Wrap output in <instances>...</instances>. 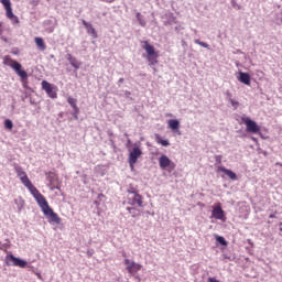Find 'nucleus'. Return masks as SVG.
Here are the masks:
<instances>
[{
	"mask_svg": "<svg viewBox=\"0 0 282 282\" xmlns=\"http://www.w3.org/2000/svg\"><path fill=\"white\" fill-rule=\"evenodd\" d=\"M135 18H137V21L139 22V25H141V28H147V20L144 19V15H142V13L137 12Z\"/></svg>",
	"mask_w": 282,
	"mask_h": 282,
	"instance_id": "aec40b11",
	"label": "nucleus"
},
{
	"mask_svg": "<svg viewBox=\"0 0 282 282\" xmlns=\"http://www.w3.org/2000/svg\"><path fill=\"white\" fill-rule=\"evenodd\" d=\"M208 282H219V280L215 279V278H209Z\"/></svg>",
	"mask_w": 282,
	"mask_h": 282,
	"instance_id": "a19ab883",
	"label": "nucleus"
},
{
	"mask_svg": "<svg viewBox=\"0 0 282 282\" xmlns=\"http://www.w3.org/2000/svg\"><path fill=\"white\" fill-rule=\"evenodd\" d=\"M18 175H20V180H21L22 184H24V186L26 188L29 186H32V182L30 181V178L28 177V174H25V172L20 171V172H18Z\"/></svg>",
	"mask_w": 282,
	"mask_h": 282,
	"instance_id": "2eb2a0df",
	"label": "nucleus"
},
{
	"mask_svg": "<svg viewBox=\"0 0 282 282\" xmlns=\"http://www.w3.org/2000/svg\"><path fill=\"white\" fill-rule=\"evenodd\" d=\"M124 264L126 270H128L129 274H137V272H140V270H142V264L135 262V261H131L129 259L124 260Z\"/></svg>",
	"mask_w": 282,
	"mask_h": 282,
	"instance_id": "39448f33",
	"label": "nucleus"
},
{
	"mask_svg": "<svg viewBox=\"0 0 282 282\" xmlns=\"http://www.w3.org/2000/svg\"><path fill=\"white\" fill-rule=\"evenodd\" d=\"M173 23H175V17L172 15L170 20L164 23V25H172Z\"/></svg>",
	"mask_w": 282,
	"mask_h": 282,
	"instance_id": "f704fd0d",
	"label": "nucleus"
},
{
	"mask_svg": "<svg viewBox=\"0 0 282 282\" xmlns=\"http://www.w3.org/2000/svg\"><path fill=\"white\" fill-rule=\"evenodd\" d=\"M216 241L217 243H219L220 246H228V241H226V238L221 237V236H217L216 237Z\"/></svg>",
	"mask_w": 282,
	"mask_h": 282,
	"instance_id": "cd10ccee",
	"label": "nucleus"
},
{
	"mask_svg": "<svg viewBox=\"0 0 282 282\" xmlns=\"http://www.w3.org/2000/svg\"><path fill=\"white\" fill-rule=\"evenodd\" d=\"M140 155H142V150L139 147H134L129 154V164L131 169H133V165L138 163Z\"/></svg>",
	"mask_w": 282,
	"mask_h": 282,
	"instance_id": "0eeeda50",
	"label": "nucleus"
},
{
	"mask_svg": "<svg viewBox=\"0 0 282 282\" xmlns=\"http://www.w3.org/2000/svg\"><path fill=\"white\" fill-rule=\"evenodd\" d=\"M34 42H35V45L39 47V50H42V52L47 50V46L45 45L43 37H35Z\"/></svg>",
	"mask_w": 282,
	"mask_h": 282,
	"instance_id": "6ab92c4d",
	"label": "nucleus"
},
{
	"mask_svg": "<svg viewBox=\"0 0 282 282\" xmlns=\"http://www.w3.org/2000/svg\"><path fill=\"white\" fill-rule=\"evenodd\" d=\"M238 80L243 85H250V74L245 72H239Z\"/></svg>",
	"mask_w": 282,
	"mask_h": 282,
	"instance_id": "dca6fc26",
	"label": "nucleus"
},
{
	"mask_svg": "<svg viewBox=\"0 0 282 282\" xmlns=\"http://www.w3.org/2000/svg\"><path fill=\"white\" fill-rule=\"evenodd\" d=\"M12 54L17 55L19 54V51H13Z\"/></svg>",
	"mask_w": 282,
	"mask_h": 282,
	"instance_id": "a18cd8bd",
	"label": "nucleus"
},
{
	"mask_svg": "<svg viewBox=\"0 0 282 282\" xmlns=\"http://www.w3.org/2000/svg\"><path fill=\"white\" fill-rule=\"evenodd\" d=\"M47 177H48L50 182H52V177H54V173H50Z\"/></svg>",
	"mask_w": 282,
	"mask_h": 282,
	"instance_id": "79ce46f5",
	"label": "nucleus"
},
{
	"mask_svg": "<svg viewBox=\"0 0 282 282\" xmlns=\"http://www.w3.org/2000/svg\"><path fill=\"white\" fill-rule=\"evenodd\" d=\"M69 64L72 65V67H74V69H80L82 63L78 62V59L76 57H73L70 59Z\"/></svg>",
	"mask_w": 282,
	"mask_h": 282,
	"instance_id": "4be33fe9",
	"label": "nucleus"
},
{
	"mask_svg": "<svg viewBox=\"0 0 282 282\" xmlns=\"http://www.w3.org/2000/svg\"><path fill=\"white\" fill-rule=\"evenodd\" d=\"M42 89L47 94L48 98H57L56 88L52 86L47 80L42 82Z\"/></svg>",
	"mask_w": 282,
	"mask_h": 282,
	"instance_id": "6e6552de",
	"label": "nucleus"
},
{
	"mask_svg": "<svg viewBox=\"0 0 282 282\" xmlns=\"http://www.w3.org/2000/svg\"><path fill=\"white\" fill-rule=\"evenodd\" d=\"M68 105L74 109V111H78V106H76V99L68 97L67 99Z\"/></svg>",
	"mask_w": 282,
	"mask_h": 282,
	"instance_id": "393cba45",
	"label": "nucleus"
},
{
	"mask_svg": "<svg viewBox=\"0 0 282 282\" xmlns=\"http://www.w3.org/2000/svg\"><path fill=\"white\" fill-rule=\"evenodd\" d=\"M156 142L159 144H162V147H171V142H169V140L160 138V135H156Z\"/></svg>",
	"mask_w": 282,
	"mask_h": 282,
	"instance_id": "5701e85b",
	"label": "nucleus"
},
{
	"mask_svg": "<svg viewBox=\"0 0 282 282\" xmlns=\"http://www.w3.org/2000/svg\"><path fill=\"white\" fill-rule=\"evenodd\" d=\"M82 23L84 28L87 30V34H91L93 39H98V33L96 32V29L94 28V25H91V23L85 20H82Z\"/></svg>",
	"mask_w": 282,
	"mask_h": 282,
	"instance_id": "9b49d317",
	"label": "nucleus"
},
{
	"mask_svg": "<svg viewBox=\"0 0 282 282\" xmlns=\"http://www.w3.org/2000/svg\"><path fill=\"white\" fill-rule=\"evenodd\" d=\"M28 189L30 191L31 195H33L34 199H36V197L41 195V192H39V189L34 187V185L29 186Z\"/></svg>",
	"mask_w": 282,
	"mask_h": 282,
	"instance_id": "412c9836",
	"label": "nucleus"
},
{
	"mask_svg": "<svg viewBox=\"0 0 282 282\" xmlns=\"http://www.w3.org/2000/svg\"><path fill=\"white\" fill-rule=\"evenodd\" d=\"M149 65H158V55H148Z\"/></svg>",
	"mask_w": 282,
	"mask_h": 282,
	"instance_id": "b1692460",
	"label": "nucleus"
},
{
	"mask_svg": "<svg viewBox=\"0 0 282 282\" xmlns=\"http://www.w3.org/2000/svg\"><path fill=\"white\" fill-rule=\"evenodd\" d=\"M0 2L4 7V10L12 8V2H10V0H0Z\"/></svg>",
	"mask_w": 282,
	"mask_h": 282,
	"instance_id": "c85d7f7f",
	"label": "nucleus"
},
{
	"mask_svg": "<svg viewBox=\"0 0 282 282\" xmlns=\"http://www.w3.org/2000/svg\"><path fill=\"white\" fill-rule=\"evenodd\" d=\"M15 204H18V210H21L23 208V200L15 199Z\"/></svg>",
	"mask_w": 282,
	"mask_h": 282,
	"instance_id": "72a5a7b5",
	"label": "nucleus"
},
{
	"mask_svg": "<svg viewBox=\"0 0 282 282\" xmlns=\"http://www.w3.org/2000/svg\"><path fill=\"white\" fill-rule=\"evenodd\" d=\"M78 111H79V109L77 108V110H74V112H73L75 120H78Z\"/></svg>",
	"mask_w": 282,
	"mask_h": 282,
	"instance_id": "4c0bfd02",
	"label": "nucleus"
},
{
	"mask_svg": "<svg viewBox=\"0 0 282 282\" xmlns=\"http://www.w3.org/2000/svg\"><path fill=\"white\" fill-rule=\"evenodd\" d=\"M214 158H215L217 164H221V160H223L221 155H215Z\"/></svg>",
	"mask_w": 282,
	"mask_h": 282,
	"instance_id": "e433bc0d",
	"label": "nucleus"
},
{
	"mask_svg": "<svg viewBox=\"0 0 282 282\" xmlns=\"http://www.w3.org/2000/svg\"><path fill=\"white\" fill-rule=\"evenodd\" d=\"M6 11H7V17L10 19V21H12V23L14 24L19 23V18L14 15V13L12 12V7L9 9H6Z\"/></svg>",
	"mask_w": 282,
	"mask_h": 282,
	"instance_id": "a211bd4d",
	"label": "nucleus"
},
{
	"mask_svg": "<svg viewBox=\"0 0 282 282\" xmlns=\"http://www.w3.org/2000/svg\"><path fill=\"white\" fill-rule=\"evenodd\" d=\"M35 200L37 202V206H40L42 213H45V210H48V208H51L47 199L45 198V196H43V194L36 196Z\"/></svg>",
	"mask_w": 282,
	"mask_h": 282,
	"instance_id": "9d476101",
	"label": "nucleus"
},
{
	"mask_svg": "<svg viewBox=\"0 0 282 282\" xmlns=\"http://www.w3.org/2000/svg\"><path fill=\"white\" fill-rule=\"evenodd\" d=\"M228 102H230V105H231V107H234V109L239 108V101H237L235 99H230Z\"/></svg>",
	"mask_w": 282,
	"mask_h": 282,
	"instance_id": "2f4dec72",
	"label": "nucleus"
},
{
	"mask_svg": "<svg viewBox=\"0 0 282 282\" xmlns=\"http://www.w3.org/2000/svg\"><path fill=\"white\" fill-rule=\"evenodd\" d=\"M43 215L48 220V224H61V217H58V214H56L52 207L43 212Z\"/></svg>",
	"mask_w": 282,
	"mask_h": 282,
	"instance_id": "423d86ee",
	"label": "nucleus"
},
{
	"mask_svg": "<svg viewBox=\"0 0 282 282\" xmlns=\"http://www.w3.org/2000/svg\"><path fill=\"white\" fill-rule=\"evenodd\" d=\"M167 124H169L170 129L172 131H174V133H178L180 134V120H177V119H170L167 121Z\"/></svg>",
	"mask_w": 282,
	"mask_h": 282,
	"instance_id": "ddd939ff",
	"label": "nucleus"
},
{
	"mask_svg": "<svg viewBox=\"0 0 282 282\" xmlns=\"http://www.w3.org/2000/svg\"><path fill=\"white\" fill-rule=\"evenodd\" d=\"M122 83H124V78H119L118 84L122 85Z\"/></svg>",
	"mask_w": 282,
	"mask_h": 282,
	"instance_id": "c03bdc74",
	"label": "nucleus"
},
{
	"mask_svg": "<svg viewBox=\"0 0 282 282\" xmlns=\"http://www.w3.org/2000/svg\"><path fill=\"white\" fill-rule=\"evenodd\" d=\"M3 65H7L8 67H11L15 74H18L22 80H28V72L22 69L21 63L12 59L9 55L4 56L3 58Z\"/></svg>",
	"mask_w": 282,
	"mask_h": 282,
	"instance_id": "f257e3e1",
	"label": "nucleus"
},
{
	"mask_svg": "<svg viewBox=\"0 0 282 282\" xmlns=\"http://www.w3.org/2000/svg\"><path fill=\"white\" fill-rule=\"evenodd\" d=\"M218 171L220 173H224L225 175H228L229 180H232L234 182L237 181V174L235 172H232L231 170L220 166V167H218Z\"/></svg>",
	"mask_w": 282,
	"mask_h": 282,
	"instance_id": "4468645a",
	"label": "nucleus"
},
{
	"mask_svg": "<svg viewBox=\"0 0 282 282\" xmlns=\"http://www.w3.org/2000/svg\"><path fill=\"white\" fill-rule=\"evenodd\" d=\"M242 122L246 124L248 133H259L261 131L259 124L248 117L242 118Z\"/></svg>",
	"mask_w": 282,
	"mask_h": 282,
	"instance_id": "20e7f679",
	"label": "nucleus"
},
{
	"mask_svg": "<svg viewBox=\"0 0 282 282\" xmlns=\"http://www.w3.org/2000/svg\"><path fill=\"white\" fill-rule=\"evenodd\" d=\"M196 45H200V47H205V50H210V45L206 42H202L200 40H194Z\"/></svg>",
	"mask_w": 282,
	"mask_h": 282,
	"instance_id": "a878e982",
	"label": "nucleus"
},
{
	"mask_svg": "<svg viewBox=\"0 0 282 282\" xmlns=\"http://www.w3.org/2000/svg\"><path fill=\"white\" fill-rule=\"evenodd\" d=\"M66 58H67V61L70 63L72 59L74 58V56H72V54H67V55H66Z\"/></svg>",
	"mask_w": 282,
	"mask_h": 282,
	"instance_id": "58836bf2",
	"label": "nucleus"
},
{
	"mask_svg": "<svg viewBox=\"0 0 282 282\" xmlns=\"http://www.w3.org/2000/svg\"><path fill=\"white\" fill-rule=\"evenodd\" d=\"M275 23H276V25H281V23H282V11L275 14Z\"/></svg>",
	"mask_w": 282,
	"mask_h": 282,
	"instance_id": "c756f323",
	"label": "nucleus"
},
{
	"mask_svg": "<svg viewBox=\"0 0 282 282\" xmlns=\"http://www.w3.org/2000/svg\"><path fill=\"white\" fill-rule=\"evenodd\" d=\"M128 204H130V206H138L139 208H142L144 206L142 202V195L133 191V187H130L128 189Z\"/></svg>",
	"mask_w": 282,
	"mask_h": 282,
	"instance_id": "f03ea898",
	"label": "nucleus"
},
{
	"mask_svg": "<svg viewBox=\"0 0 282 282\" xmlns=\"http://www.w3.org/2000/svg\"><path fill=\"white\" fill-rule=\"evenodd\" d=\"M3 23L2 22H0V36H1V34H3Z\"/></svg>",
	"mask_w": 282,
	"mask_h": 282,
	"instance_id": "ea45409f",
	"label": "nucleus"
},
{
	"mask_svg": "<svg viewBox=\"0 0 282 282\" xmlns=\"http://www.w3.org/2000/svg\"><path fill=\"white\" fill-rule=\"evenodd\" d=\"M143 50H145L148 56H155V47L149 44V42H144Z\"/></svg>",
	"mask_w": 282,
	"mask_h": 282,
	"instance_id": "f3484780",
	"label": "nucleus"
},
{
	"mask_svg": "<svg viewBox=\"0 0 282 282\" xmlns=\"http://www.w3.org/2000/svg\"><path fill=\"white\" fill-rule=\"evenodd\" d=\"M36 276H37L39 279H41V273H36Z\"/></svg>",
	"mask_w": 282,
	"mask_h": 282,
	"instance_id": "49530a36",
	"label": "nucleus"
},
{
	"mask_svg": "<svg viewBox=\"0 0 282 282\" xmlns=\"http://www.w3.org/2000/svg\"><path fill=\"white\" fill-rule=\"evenodd\" d=\"M225 96H226V100L229 101V100H232V93H230V90H227L225 93Z\"/></svg>",
	"mask_w": 282,
	"mask_h": 282,
	"instance_id": "473e14b6",
	"label": "nucleus"
},
{
	"mask_svg": "<svg viewBox=\"0 0 282 282\" xmlns=\"http://www.w3.org/2000/svg\"><path fill=\"white\" fill-rule=\"evenodd\" d=\"M269 218H270V219L276 218V214H270Z\"/></svg>",
	"mask_w": 282,
	"mask_h": 282,
	"instance_id": "37998d69",
	"label": "nucleus"
},
{
	"mask_svg": "<svg viewBox=\"0 0 282 282\" xmlns=\"http://www.w3.org/2000/svg\"><path fill=\"white\" fill-rule=\"evenodd\" d=\"M6 263L7 265H14L15 268H25V265H28V261L12 254L6 257Z\"/></svg>",
	"mask_w": 282,
	"mask_h": 282,
	"instance_id": "7ed1b4c3",
	"label": "nucleus"
},
{
	"mask_svg": "<svg viewBox=\"0 0 282 282\" xmlns=\"http://www.w3.org/2000/svg\"><path fill=\"white\" fill-rule=\"evenodd\" d=\"M159 165L160 169H169V166H171V159H169V156H166L165 154H162L159 158Z\"/></svg>",
	"mask_w": 282,
	"mask_h": 282,
	"instance_id": "f8f14e48",
	"label": "nucleus"
},
{
	"mask_svg": "<svg viewBox=\"0 0 282 282\" xmlns=\"http://www.w3.org/2000/svg\"><path fill=\"white\" fill-rule=\"evenodd\" d=\"M128 213L131 215V217H138L140 214L138 213V209H135L134 207H127Z\"/></svg>",
	"mask_w": 282,
	"mask_h": 282,
	"instance_id": "bb28decb",
	"label": "nucleus"
},
{
	"mask_svg": "<svg viewBox=\"0 0 282 282\" xmlns=\"http://www.w3.org/2000/svg\"><path fill=\"white\" fill-rule=\"evenodd\" d=\"M231 4H232V8H235V10L241 9V7L239 4H237V1H235V0H231Z\"/></svg>",
	"mask_w": 282,
	"mask_h": 282,
	"instance_id": "c9c22d12",
	"label": "nucleus"
},
{
	"mask_svg": "<svg viewBox=\"0 0 282 282\" xmlns=\"http://www.w3.org/2000/svg\"><path fill=\"white\" fill-rule=\"evenodd\" d=\"M212 217H214V219H218L220 221H226V212H224V209L221 208V205H218L213 208Z\"/></svg>",
	"mask_w": 282,
	"mask_h": 282,
	"instance_id": "1a4fd4ad",
	"label": "nucleus"
},
{
	"mask_svg": "<svg viewBox=\"0 0 282 282\" xmlns=\"http://www.w3.org/2000/svg\"><path fill=\"white\" fill-rule=\"evenodd\" d=\"M4 127H6V129H12L14 127V123H12V120L7 119L4 121Z\"/></svg>",
	"mask_w": 282,
	"mask_h": 282,
	"instance_id": "7c9ffc66",
	"label": "nucleus"
}]
</instances>
